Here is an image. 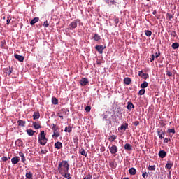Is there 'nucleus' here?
I'll use <instances>...</instances> for the list:
<instances>
[{
	"label": "nucleus",
	"instance_id": "obj_4",
	"mask_svg": "<svg viewBox=\"0 0 179 179\" xmlns=\"http://www.w3.org/2000/svg\"><path fill=\"white\" fill-rule=\"evenodd\" d=\"M109 150L111 155H116L117 152H118V147H117L115 145H113L111 147H109Z\"/></svg>",
	"mask_w": 179,
	"mask_h": 179
},
{
	"label": "nucleus",
	"instance_id": "obj_59",
	"mask_svg": "<svg viewBox=\"0 0 179 179\" xmlns=\"http://www.w3.org/2000/svg\"><path fill=\"white\" fill-rule=\"evenodd\" d=\"M155 57V58H158L159 57H160V53L156 52Z\"/></svg>",
	"mask_w": 179,
	"mask_h": 179
},
{
	"label": "nucleus",
	"instance_id": "obj_18",
	"mask_svg": "<svg viewBox=\"0 0 179 179\" xmlns=\"http://www.w3.org/2000/svg\"><path fill=\"white\" fill-rule=\"evenodd\" d=\"M40 20V18L38 17H34L31 22H30V24L31 26H33L34 24H36V23H37V22H38Z\"/></svg>",
	"mask_w": 179,
	"mask_h": 179
},
{
	"label": "nucleus",
	"instance_id": "obj_37",
	"mask_svg": "<svg viewBox=\"0 0 179 179\" xmlns=\"http://www.w3.org/2000/svg\"><path fill=\"white\" fill-rule=\"evenodd\" d=\"M145 92H146V90H145V89H141L139 90L138 94L140 96H143V94H145Z\"/></svg>",
	"mask_w": 179,
	"mask_h": 179
},
{
	"label": "nucleus",
	"instance_id": "obj_41",
	"mask_svg": "<svg viewBox=\"0 0 179 179\" xmlns=\"http://www.w3.org/2000/svg\"><path fill=\"white\" fill-rule=\"evenodd\" d=\"M148 170L155 171L156 170V165L149 166Z\"/></svg>",
	"mask_w": 179,
	"mask_h": 179
},
{
	"label": "nucleus",
	"instance_id": "obj_29",
	"mask_svg": "<svg viewBox=\"0 0 179 179\" xmlns=\"http://www.w3.org/2000/svg\"><path fill=\"white\" fill-rule=\"evenodd\" d=\"M179 47V43L176 42V43H173L172 44V48H173V50H177V48H178Z\"/></svg>",
	"mask_w": 179,
	"mask_h": 179
},
{
	"label": "nucleus",
	"instance_id": "obj_12",
	"mask_svg": "<svg viewBox=\"0 0 179 179\" xmlns=\"http://www.w3.org/2000/svg\"><path fill=\"white\" fill-rule=\"evenodd\" d=\"M33 127L35 129H40L41 128V125L40 124V122H33Z\"/></svg>",
	"mask_w": 179,
	"mask_h": 179
},
{
	"label": "nucleus",
	"instance_id": "obj_53",
	"mask_svg": "<svg viewBox=\"0 0 179 179\" xmlns=\"http://www.w3.org/2000/svg\"><path fill=\"white\" fill-rule=\"evenodd\" d=\"M155 55H151V57H150V62H152V61H155Z\"/></svg>",
	"mask_w": 179,
	"mask_h": 179
},
{
	"label": "nucleus",
	"instance_id": "obj_48",
	"mask_svg": "<svg viewBox=\"0 0 179 179\" xmlns=\"http://www.w3.org/2000/svg\"><path fill=\"white\" fill-rule=\"evenodd\" d=\"M47 150H41V155H47Z\"/></svg>",
	"mask_w": 179,
	"mask_h": 179
},
{
	"label": "nucleus",
	"instance_id": "obj_50",
	"mask_svg": "<svg viewBox=\"0 0 179 179\" xmlns=\"http://www.w3.org/2000/svg\"><path fill=\"white\" fill-rule=\"evenodd\" d=\"M114 22L115 24H118V23L120 22V19L118 17H116L115 18Z\"/></svg>",
	"mask_w": 179,
	"mask_h": 179
},
{
	"label": "nucleus",
	"instance_id": "obj_19",
	"mask_svg": "<svg viewBox=\"0 0 179 179\" xmlns=\"http://www.w3.org/2000/svg\"><path fill=\"white\" fill-rule=\"evenodd\" d=\"M17 124H18L19 127H26V121L19 120L17 121Z\"/></svg>",
	"mask_w": 179,
	"mask_h": 179
},
{
	"label": "nucleus",
	"instance_id": "obj_62",
	"mask_svg": "<svg viewBox=\"0 0 179 179\" xmlns=\"http://www.w3.org/2000/svg\"><path fill=\"white\" fill-rule=\"evenodd\" d=\"M147 1H150V0H147Z\"/></svg>",
	"mask_w": 179,
	"mask_h": 179
},
{
	"label": "nucleus",
	"instance_id": "obj_45",
	"mask_svg": "<svg viewBox=\"0 0 179 179\" xmlns=\"http://www.w3.org/2000/svg\"><path fill=\"white\" fill-rule=\"evenodd\" d=\"M90 110H92V108L90 106H87L85 107V111L87 113H90Z\"/></svg>",
	"mask_w": 179,
	"mask_h": 179
},
{
	"label": "nucleus",
	"instance_id": "obj_21",
	"mask_svg": "<svg viewBox=\"0 0 179 179\" xmlns=\"http://www.w3.org/2000/svg\"><path fill=\"white\" fill-rule=\"evenodd\" d=\"M55 148L56 149H61L62 148V143L57 141L55 143Z\"/></svg>",
	"mask_w": 179,
	"mask_h": 179
},
{
	"label": "nucleus",
	"instance_id": "obj_7",
	"mask_svg": "<svg viewBox=\"0 0 179 179\" xmlns=\"http://www.w3.org/2000/svg\"><path fill=\"white\" fill-rule=\"evenodd\" d=\"M14 57L15 59H17L18 61H20V62H23V61H24V57L22 55L15 54Z\"/></svg>",
	"mask_w": 179,
	"mask_h": 179
},
{
	"label": "nucleus",
	"instance_id": "obj_14",
	"mask_svg": "<svg viewBox=\"0 0 179 179\" xmlns=\"http://www.w3.org/2000/svg\"><path fill=\"white\" fill-rule=\"evenodd\" d=\"M131 82H132V80H131L130 78H128V77L124 78V85H131Z\"/></svg>",
	"mask_w": 179,
	"mask_h": 179
},
{
	"label": "nucleus",
	"instance_id": "obj_61",
	"mask_svg": "<svg viewBox=\"0 0 179 179\" xmlns=\"http://www.w3.org/2000/svg\"><path fill=\"white\" fill-rule=\"evenodd\" d=\"M123 179H129V178H124Z\"/></svg>",
	"mask_w": 179,
	"mask_h": 179
},
{
	"label": "nucleus",
	"instance_id": "obj_22",
	"mask_svg": "<svg viewBox=\"0 0 179 179\" xmlns=\"http://www.w3.org/2000/svg\"><path fill=\"white\" fill-rule=\"evenodd\" d=\"M171 167H173V163H171L170 162H167L166 164L165 165V169L166 170H170V169H171Z\"/></svg>",
	"mask_w": 179,
	"mask_h": 179
},
{
	"label": "nucleus",
	"instance_id": "obj_17",
	"mask_svg": "<svg viewBox=\"0 0 179 179\" xmlns=\"http://www.w3.org/2000/svg\"><path fill=\"white\" fill-rule=\"evenodd\" d=\"M79 153H80V155H82V156H85V157H87V152H86V150H85V149L81 148L79 150Z\"/></svg>",
	"mask_w": 179,
	"mask_h": 179
},
{
	"label": "nucleus",
	"instance_id": "obj_20",
	"mask_svg": "<svg viewBox=\"0 0 179 179\" xmlns=\"http://www.w3.org/2000/svg\"><path fill=\"white\" fill-rule=\"evenodd\" d=\"M26 132L27 133V134L29 136H33V135H34V134H36V131H33L32 129H27Z\"/></svg>",
	"mask_w": 179,
	"mask_h": 179
},
{
	"label": "nucleus",
	"instance_id": "obj_58",
	"mask_svg": "<svg viewBox=\"0 0 179 179\" xmlns=\"http://www.w3.org/2000/svg\"><path fill=\"white\" fill-rule=\"evenodd\" d=\"M100 150L101 152H106V147H101Z\"/></svg>",
	"mask_w": 179,
	"mask_h": 179
},
{
	"label": "nucleus",
	"instance_id": "obj_6",
	"mask_svg": "<svg viewBox=\"0 0 179 179\" xmlns=\"http://www.w3.org/2000/svg\"><path fill=\"white\" fill-rule=\"evenodd\" d=\"M138 76L141 78H143V79L146 80L148 78H149V74L143 73V71H139Z\"/></svg>",
	"mask_w": 179,
	"mask_h": 179
},
{
	"label": "nucleus",
	"instance_id": "obj_15",
	"mask_svg": "<svg viewBox=\"0 0 179 179\" xmlns=\"http://www.w3.org/2000/svg\"><path fill=\"white\" fill-rule=\"evenodd\" d=\"M127 128H128V123H124L119 127V129H120V131H126Z\"/></svg>",
	"mask_w": 179,
	"mask_h": 179
},
{
	"label": "nucleus",
	"instance_id": "obj_27",
	"mask_svg": "<svg viewBox=\"0 0 179 179\" xmlns=\"http://www.w3.org/2000/svg\"><path fill=\"white\" fill-rule=\"evenodd\" d=\"M149 85V83L148 82L144 81L143 83L141 85V89H146V87Z\"/></svg>",
	"mask_w": 179,
	"mask_h": 179
},
{
	"label": "nucleus",
	"instance_id": "obj_39",
	"mask_svg": "<svg viewBox=\"0 0 179 179\" xmlns=\"http://www.w3.org/2000/svg\"><path fill=\"white\" fill-rule=\"evenodd\" d=\"M59 114H63V115H66V109L62 108L60 110Z\"/></svg>",
	"mask_w": 179,
	"mask_h": 179
},
{
	"label": "nucleus",
	"instance_id": "obj_5",
	"mask_svg": "<svg viewBox=\"0 0 179 179\" xmlns=\"http://www.w3.org/2000/svg\"><path fill=\"white\" fill-rule=\"evenodd\" d=\"M79 83L81 86H86L89 83V80L86 78H83L79 80Z\"/></svg>",
	"mask_w": 179,
	"mask_h": 179
},
{
	"label": "nucleus",
	"instance_id": "obj_56",
	"mask_svg": "<svg viewBox=\"0 0 179 179\" xmlns=\"http://www.w3.org/2000/svg\"><path fill=\"white\" fill-rule=\"evenodd\" d=\"M171 36H173V37H176V36H177V34L176 33V31H171Z\"/></svg>",
	"mask_w": 179,
	"mask_h": 179
},
{
	"label": "nucleus",
	"instance_id": "obj_46",
	"mask_svg": "<svg viewBox=\"0 0 179 179\" xmlns=\"http://www.w3.org/2000/svg\"><path fill=\"white\" fill-rule=\"evenodd\" d=\"M170 141H171L170 138H165L164 140V143H169Z\"/></svg>",
	"mask_w": 179,
	"mask_h": 179
},
{
	"label": "nucleus",
	"instance_id": "obj_8",
	"mask_svg": "<svg viewBox=\"0 0 179 179\" xmlns=\"http://www.w3.org/2000/svg\"><path fill=\"white\" fill-rule=\"evenodd\" d=\"M95 48L99 54H101L104 51V47L102 45H96Z\"/></svg>",
	"mask_w": 179,
	"mask_h": 179
},
{
	"label": "nucleus",
	"instance_id": "obj_11",
	"mask_svg": "<svg viewBox=\"0 0 179 179\" xmlns=\"http://www.w3.org/2000/svg\"><path fill=\"white\" fill-rule=\"evenodd\" d=\"M158 155L161 157V159H164V157L167 156V152H166V151L164 150H160Z\"/></svg>",
	"mask_w": 179,
	"mask_h": 179
},
{
	"label": "nucleus",
	"instance_id": "obj_28",
	"mask_svg": "<svg viewBox=\"0 0 179 179\" xmlns=\"http://www.w3.org/2000/svg\"><path fill=\"white\" fill-rule=\"evenodd\" d=\"M19 155L20 156V157H22L21 160H22V163H24V162H26V157H24V154H23V152H20L19 153Z\"/></svg>",
	"mask_w": 179,
	"mask_h": 179
},
{
	"label": "nucleus",
	"instance_id": "obj_16",
	"mask_svg": "<svg viewBox=\"0 0 179 179\" xmlns=\"http://www.w3.org/2000/svg\"><path fill=\"white\" fill-rule=\"evenodd\" d=\"M129 173L131 176H135L136 174V169L135 168H131L129 169Z\"/></svg>",
	"mask_w": 179,
	"mask_h": 179
},
{
	"label": "nucleus",
	"instance_id": "obj_32",
	"mask_svg": "<svg viewBox=\"0 0 179 179\" xmlns=\"http://www.w3.org/2000/svg\"><path fill=\"white\" fill-rule=\"evenodd\" d=\"M52 104H55V105L58 104V99H57L55 97H52Z\"/></svg>",
	"mask_w": 179,
	"mask_h": 179
},
{
	"label": "nucleus",
	"instance_id": "obj_30",
	"mask_svg": "<svg viewBox=\"0 0 179 179\" xmlns=\"http://www.w3.org/2000/svg\"><path fill=\"white\" fill-rule=\"evenodd\" d=\"M64 132H72V127L71 126L66 127L64 129Z\"/></svg>",
	"mask_w": 179,
	"mask_h": 179
},
{
	"label": "nucleus",
	"instance_id": "obj_25",
	"mask_svg": "<svg viewBox=\"0 0 179 179\" xmlns=\"http://www.w3.org/2000/svg\"><path fill=\"white\" fill-rule=\"evenodd\" d=\"M124 149L125 150H132V145L129 143H126L124 145Z\"/></svg>",
	"mask_w": 179,
	"mask_h": 179
},
{
	"label": "nucleus",
	"instance_id": "obj_23",
	"mask_svg": "<svg viewBox=\"0 0 179 179\" xmlns=\"http://www.w3.org/2000/svg\"><path fill=\"white\" fill-rule=\"evenodd\" d=\"M34 120H38L40 118V113L39 112H34L33 114Z\"/></svg>",
	"mask_w": 179,
	"mask_h": 179
},
{
	"label": "nucleus",
	"instance_id": "obj_24",
	"mask_svg": "<svg viewBox=\"0 0 179 179\" xmlns=\"http://www.w3.org/2000/svg\"><path fill=\"white\" fill-rule=\"evenodd\" d=\"M101 36L99 35V34H95L93 36V39L94 41H99L101 40Z\"/></svg>",
	"mask_w": 179,
	"mask_h": 179
},
{
	"label": "nucleus",
	"instance_id": "obj_1",
	"mask_svg": "<svg viewBox=\"0 0 179 179\" xmlns=\"http://www.w3.org/2000/svg\"><path fill=\"white\" fill-rule=\"evenodd\" d=\"M58 171L60 174L69 171V164L68 161L63 160L59 163Z\"/></svg>",
	"mask_w": 179,
	"mask_h": 179
},
{
	"label": "nucleus",
	"instance_id": "obj_49",
	"mask_svg": "<svg viewBox=\"0 0 179 179\" xmlns=\"http://www.w3.org/2000/svg\"><path fill=\"white\" fill-rule=\"evenodd\" d=\"M92 175H90V174L87 175V176L84 178V179H92Z\"/></svg>",
	"mask_w": 179,
	"mask_h": 179
},
{
	"label": "nucleus",
	"instance_id": "obj_40",
	"mask_svg": "<svg viewBox=\"0 0 179 179\" xmlns=\"http://www.w3.org/2000/svg\"><path fill=\"white\" fill-rule=\"evenodd\" d=\"M63 173H64L65 178H69V177H71V173L69 172L66 171V172H63Z\"/></svg>",
	"mask_w": 179,
	"mask_h": 179
},
{
	"label": "nucleus",
	"instance_id": "obj_54",
	"mask_svg": "<svg viewBox=\"0 0 179 179\" xmlns=\"http://www.w3.org/2000/svg\"><path fill=\"white\" fill-rule=\"evenodd\" d=\"M1 160H3V162H8V157H1Z\"/></svg>",
	"mask_w": 179,
	"mask_h": 179
},
{
	"label": "nucleus",
	"instance_id": "obj_9",
	"mask_svg": "<svg viewBox=\"0 0 179 179\" xmlns=\"http://www.w3.org/2000/svg\"><path fill=\"white\" fill-rule=\"evenodd\" d=\"M157 134L159 136V139H164V136H165V132L164 130V131H157Z\"/></svg>",
	"mask_w": 179,
	"mask_h": 179
},
{
	"label": "nucleus",
	"instance_id": "obj_43",
	"mask_svg": "<svg viewBox=\"0 0 179 179\" xmlns=\"http://www.w3.org/2000/svg\"><path fill=\"white\" fill-rule=\"evenodd\" d=\"M167 76L170 78V76H173V73L171 71H169V70L166 71Z\"/></svg>",
	"mask_w": 179,
	"mask_h": 179
},
{
	"label": "nucleus",
	"instance_id": "obj_57",
	"mask_svg": "<svg viewBox=\"0 0 179 179\" xmlns=\"http://www.w3.org/2000/svg\"><path fill=\"white\" fill-rule=\"evenodd\" d=\"M57 115H59V118H62V120H64V116L61 115V113H57Z\"/></svg>",
	"mask_w": 179,
	"mask_h": 179
},
{
	"label": "nucleus",
	"instance_id": "obj_36",
	"mask_svg": "<svg viewBox=\"0 0 179 179\" xmlns=\"http://www.w3.org/2000/svg\"><path fill=\"white\" fill-rule=\"evenodd\" d=\"M16 145H18V146H22L23 145V141L22 140L18 139L15 141Z\"/></svg>",
	"mask_w": 179,
	"mask_h": 179
},
{
	"label": "nucleus",
	"instance_id": "obj_51",
	"mask_svg": "<svg viewBox=\"0 0 179 179\" xmlns=\"http://www.w3.org/2000/svg\"><path fill=\"white\" fill-rule=\"evenodd\" d=\"M142 177H143V178H146V177H148V173L143 172Z\"/></svg>",
	"mask_w": 179,
	"mask_h": 179
},
{
	"label": "nucleus",
	"instance_id": "obj_47",
	"mask_svg": "<svg viewBox=\"0 0 179 179\" xmlns=\"http://www.w3.org/2000/svg\"><path fill=\"white\" fill-rule=\"evenodd\" d=\"M43 26L44 27H48V26H50V24L48 23V21H45L44 23H43Z\"/></svg>",
	"mask_w": 179,
	"mask_h": 179
},
{
	"label": "nucleus",
	"instance_id": "obj_31",
	"mask_svg": "<svg viewBox=\"0 0 179 179\" xmlns=\"http://www.w3.org/2000/svg\"><path fill=\"white\" fill-rule=\"evenodd\" d=\"M59 135H60L59 131H54L53 135H52V138H59Z\"/></svg>",
	"mask_w": 179,
	"mask_h": 179
},
{
	"label": "nucleus",
	"instance_id": "obj_26",
	"mask_svg": "<svg viewBox=\"0 0 179 179\" xmlns=\"http://www.w3.org/2000/svg\"><path fill=\"white\" fill-rule=\"evenodd\" d=\"M26 178L33 179V173L31 172H27L25 175Z\"/></svg>",
	"mask_w": 179,
	"mask_h": 179
},
{
	"label": "nucleus",
	"instance_id": "obj_38",
	"mask_svg": "<svg viewBox=\"0 0 179 179\" xmlns=\"http://www.w3.org/2000/svg\"><path fill=\"white\" fill-rule=\"evenodd\" d=\"M168 134H176V129H169L167 131Z\"/></svg>",
	"mask_w": 179,
	"mask_h": 179
},
{
	"label": "nucleus",
	"instance_id": "obj_52",
	"mask_svg": "<svg viewBox=\"0 0 179 179\" xmlns=\"http://www.w3.org/2000/svg\"><path fill=\"white\" fill-rule=\"evenodd\" d=\"M12 19H10L9 17H8V19L6 20V24L8 26L9 23H10V21Z\"/></svg>",
	"mask_w": 179,
	"mask_h": 179
},
{
	"label": "nucleus",
	"instance_id": "obj_10",
	"mask_svg": "<svg viewBox=\"0 0 179 179\" xmlns=\"http://www.w3.org/2000/svg\"><path fill=\"white\" fill-rule=\"evenodd\" d=\"M19 162H20V158L19 157H13L11 159V163H13V164H17Z\"/></svg>",
	"mask_w": 179,
	"mask_h": 179
},
{
	"label": "nucleus",
	"instance_id": "obj_3",
	"mask_svg": "<svg viewBox=\"0 0 179 179\" xmlns=\"http://www.w3.org/2000/svg\"><path fill=\"white\" fill-rule=\"evenodd\" d=\"M79 22H80V20L77 19L71 22L69 26V30H73V29H76L78 27V23H79Z\"/></svg>",
	"mask_w": 179,
	"mask_h": 179
},
{
	"label": "nucleus",
	"instance_id": "obj_55",
	"mask_svg": "<svg viewBox=\"0 0 179 179\" xmlns=\"http://www.w3.org/2000/svg\"><path fill=\"white\" fill-rule=\"evenodd\" d=\"M133 124L135 127H138V125H139V121H135Z\"/></svg>",
	"mask_w": 179,
	"mask_h": 179
},
{
	"label": "nucleus",
	"instance_id": "obj_42",
	"mask_svg": "<svg viewBox=\"0 0 179 179\" xmlns=\"http://www.w3.org/2000/svg\"><path fill=\"white\" fill-rule=\"evenodd\" d=\"M166 16H167L169 20H171V19H173V17H174V15H171V14H170V13H167V14H166Z\"/></svg>",
	"mask_w": 179,
	"mask_h": 179
},
{
	"label": "nucleus",
	"instance_id": "obj_13",
	"mask_svg": "<svg viewBox=\"0 0 179 179\" xmlns=\"http://www.w3.org/2000/svg\"><path fill=\"white\" fill-rule=\"evenodd\" d=\"M127 108V110H132V108H135V105H134V103H132L131 102H128Z\"/></svg>",
	"mask_w": 179,
	"mask_h": 179
},
{
	"label": "nucleus",
	"instance_id": "obj_2",
	"mask_svg": "<svg viewBox=\"0 0 179 179\" xmlns=\"http://www.w3.org/2000/svg\"><path fill=\"white\" fill-rule=\"evenodd\" d=\"M48 139H47V137H45V133L44 131H41L39 136H38V143L40 145H42V146H45V145L47 144V141Z\"/></svg>",
	"mask_w": 179,
	"mask_h": 179
},
{
	"label": "nucleus",
	"instance_id": "obj_44",
	"mask_svg": "<svg viewBox=\"0 0 179 179\" xmlns=\"http://www.w3.org/2000/svg\"><path fill=\"white\" fill-rule=\"evenodd\" d=\"M12 72H13V69L9 68V70L7 71L8 75L10 76L12 74Z\"/></svg>",
	"mask_w": 179,
	"mask_h": 179
},
{
	"label": "nucleus",
	"instance_id": "obj_34",
	"mask_svg": "<svg viewBox=\"0 0 179 179\" xmlns=\"http://www.w3.org/2000/svg\"><path fill=\"white\" fill-rule=\"evenodd\" d=\"M115 139H117V136L115 135H112L108 140L110 141V142H114V141H115Z\"/></svg>",
	"mask_w": 179,
	"mask_h": 179
},
{
	"label": "nucleus",
	"instance_id": "obj_60",
	"mask_svg": "<svg viewBox=\"0 0 179 179\" xmlns=\"http://www.w3.org/2000/svg\"><path fill=\"white\" fill-rule=\"evenodd\" d=\"M156 13H157V12L156 11V10H155L152 12V14L156 15Z\"/></svg>",
	"mask_w": 179,
	"mask_h": 179
},
{
	"label": "nucleus",
	"instance_id": "obj_33",
	"mask_svg": "<svg viewBox=\"0 0 179 179\" xmlns=\"http://www.w3.org/2000/svg\"><path fill=\"white\" fill-rule=\"evenodd\" d=\"M52 129L53 132L58 131V127L55 124H52Z\"/></svg>",
	"mask_w": 179,
	"mask_h": 179
},
{
	"label": "nucleus",
	"instance_id": "obj_35",
	"mask_svg": "<svg viewBox=\"0 0 179 179\" xmlns=\"http://www.w3.org/2000/svg\"><path fill=\"white\" fill-rule=\"evenodd\" d=\"M145 36H147V37H150V36H152V31L149 30H145Z\"/></svg>",
	"mask_w": 179,
	"mask_h": 179
}]
</instances>
